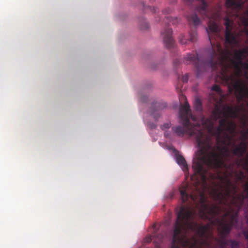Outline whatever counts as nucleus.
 <instances>
[{"label":"nucleus","instance_id":"nucleus-1","mask_svg":"<svg viewBox=\"0 0 248 248\" xmlns=\"http://www.w3.org/2000/svg\"><path fill=\"white\" fill-rule=\"evenodd\" d=\"M188 5H190L193 2H197L199 5L196 7V12L203 16V18L208 19V29H206L208 35L209 39L211 45L210 52V60L209 64L213 71L217 70L218 65L221 67L222 72L221 79L222 82L228 85L230 93L234 90L237 100L239 102L248 99V86L246 82L241 78L242 74V64L244 58L238 50H234L233 60H231L234 69V73L229 75L227 71L230 65L226 63L229 59V55L231 54L229 49L239 45L238 36L235 33L232 32L233 21L229 17H225L224 25L225 26V41L226 49L224 50L219 42H213V36L220 37L219 29L217 21L220 18V15L218 12L211 14L208 8V4L205 0H184Z\"/></svg>","mask_w":248,"mask_h":248},{"label":"nucleus","instance_id":"nucleus-2","mask_svg":"<svg viewBox=\"0 0 248 248\" xmlns=\"http://www.w3.org/2000/svg\"><path fill=\"white\" fill-rule=\"evenodd\" d=\"M187 184L179 188L183 203L188 202L189 206L182 205L180 207L174 224L170 248H202L208 243L203 238H214L212 232L210 230L209 224L202 225L195 222L196 210L190 205L192 202L196 207L200 204V217L209 220L218 214L219 207L216 204L210 206L207 204V198L203 191L198 190L197 187H196L197 194L189 195L187 192Z\"/></svg>","mask_w":248,"mask_h":248},{"label":"nucleus","instance_id":"nucleus-3","mask_svg":"<svg viewBox=\"0 0 248 248\" xmlns=\"http://www.w3.org/2000/svg\"><path fill=\"white\" fill-rule=\"evenodd\" d=\"M180 122L183 126H177L172 127V130L179 137H183L185 133L195 137L199 148L196 157L193 161L192 168L204 185L206 184L207 173L209 169H219L224 165L223 156L228 157V147L217 146L219 151L224 150V154H221L213 148L210 136L204 133L197 125L196 118L192 115L190 106L187 101L181 105L179 109Z\"/></svg>","mask_w":248,"mask_h":248},{"label":"nucleus","instance_id":"nucleus-4","mask_svg":"<svg viewBox=\"0 0 248 248\" xmlns=\"http://www.w3.org/2000/svg\"><path fill=\"white\" fill-rule=\"evenodd\" d=\"M217 229L219 239H216L219 248H227L231 244L232 248H239V243L234 240H228L226 237L229 235L232 228L237 224V213L234 214L232 210L226 212L221 219H217Z\"/></svg>","mask_w":248,"mask_h":248},{"label":"nucleus","instance_id":"nucleus-5","mask_svg":"<svg viewBox=\"0 0 248 248\" xmlns=\"http://www.w3.org/2000/svg\"><path fill=\"white\" fill-rule=\"evenodd\" d=\"M227 122V119H220L219 121V125L215 131L214 130V122L212 119L206 118L202 115H201L200 119L197 124L199 129H201L204 133L203 128L207 130L212 135L216 136L218 143L229 146L232 144V137L225 131V128Z\"/></svg>","mask_w":248,"mask_h":248},{"label":"nucleus","instance_id":"nucleus-6","mask_svg":"<svg viewBox=\"0 0 248 248\" xmlns=\"http://www.w3.org/2000/svg\"><path fill=\"white\" fill-rule=\"evenodd\" d=\"M210 52L211 50H210ZM210 60V59L206 63L201 62L198 58L197 53L192 52L186 55L184 57L183 62L185 64L187 65L191 63L193 64L197 69V77H199L201 73L205 70L206 64L211 67L209 64Z\"/></svg>","mask_w":248,"mask_h":248},{"label":"nucleus","instance_id":"nucleus-7","mask_svg":"<svg viewBox=\"0 0 248 248\" xmlns=\"http://www.w3.org/2000/svg\"><path fill=\"white\" fill-rule=\"evenodd\" d=\"M235 190L236 186L233 185L230 180H227L226 182L224 192L219 191L215 190L213 191L212 195L214 200L218 202L219 204L227 205L228 203V198L231 197L232 189Z\"/></svg>","mask_w":248,"mask_h":248},{"label":"nucleus","instance_id":"nucleus-8","mask_svg":"<svg viewBox=\"0 0 248 248\" xmlns=\"http://www.w3.org/2000/svg\"><path fill=\"white\" fill-rule=\"evenodd\" d=\"M212 90L215 91L217 94L211 93L209 96V100L210 102L219 103L221 101L223 103L226 98V95L223 93L218 85H214L212 87Z\"/></svg>","mask_w":248,"mask_h":248},{"label":"nucleus","instance_id":"nucleus-9","mask_svg":"<svg viewBox=\"0 0 248 248\" xmlns=\"http://www.w3.org/2000/svg\"><path fill=\"white\" fill-rule=\"evenodd\" d=\"M172 32V29L170 28L169 26L166 27L161 32L164 44L168 48L172 47L174 43V40L171 36Z\"/></svg>","mask_w":248,"mask_h":248},{"label":"nucleus","instance_id":"nucleus-10","mask_svg":"<svg viewBox=\"0 0 248 248\" xmlns=\"http://www.w3.org/2000/svg\"><path fill=\"white\" fill-rule=\"evenodd\" d=\"M197 40V33L196 30H191L189 33V38H186L184 34H181L179 37V41L182 44H187L189 42H194Z\"/></svg>","mask_w":248,"mask_h":248},{"label":"nucleus","instance_id":"nucleus-11","mask_svg":"<svg viewBox=\"0 0 248 248\" xmlns=\"http://www.w3.org/2000/svg\"><path fill=\"white\" fill-rule=\"evenodd\" d=\"M167 107L165 103L155 102L152 105V114L156 120L159 118L162 110Z\"/></svg>","mask_w":248,"mask_h":248},{"label":"nucleus","instance_id":"nucleus-12","mask_svg":"<svg viewBox=\"0 0 248 248\" xmlns=\"http://www.w3.org/2000/svg\"><path fill=\"white\" fill-rule=\"evenodd\" d=\"M213 103L214 105V109L213 110L212 112V115L209 119H211L212 121H217V119L221 117V115L222 114V111L221 109V106L223 103H221V101H220L219 103L216 102H211Z\"/></svg>","mask_w":248,"mask_h":248},{"label":"nucleus","instance_id":"nucleus-13","mask_svg":"<svg viewBox=\"0 0 248 248\" xmlns=\"http://www.w3.org/2000/svg\"><path fill=\"white\" fill-rule=\"evenodd\" d=\"M246 198V197L243 194L232 196L231 203L240 209L244 205Z\"/></svg>","mask_w":248,"mask_h":248},{"label":"nucleus","instance_id":"nucleus-14","mask_svg":"<svg viewBox=\"0 0 248 248\" xmlns=\"http://www.w3.org/2000/svg\"><path fill=\"white\" fill-rule=\"evenodd\" d=\"M227 124L225 126V131L226 132H228L229 134L232 136L233 138L236 128V124L232 120H229L227 118Z\"/></svg>","mask_w":248,"mask_h":248},{"label":"nucleus","instance_id":"nucleus-15","mask_svg":"<svg viewBox=\"0 0 248 248\" xmlns=\"http://www.w3.org/2000/svg\"><path fill=\"white\" fill-rule=\"evenodd\" d=\"M194 109L197 111H198L200 112V114L198 116H194V115H193L192 114V115L193 116H194L196 118V120L197 121H198V120H199L200 119V116L201 115H202L203 116H204L203 115V114L202 113V101L201 100V99L199 98H196L195 99V101H194Z\"/></svg>","mask_w":248,"mask_h":248},{"label":"nucleus","instance_id":"nucleus-16","mask_svg":"<svg viewBox=\"0 0 248 248\" xmlns=\"http://www.w3.org/2000/svg\"><path fill=\"white\" fill-rule=\"evenodd\" d=\"M176 159L177 163L185 171L187 170L188 166L184 157L181 155H176Z\"/></svg>","mask_w":248,"mask_h":248},{"label":"nucleus","instance_id":"nucleus-17","mask_svg":"<svg viewBox=\"0 0 248 248\" xmlns=\"http://www.w3.org/2000/svg\"><path fill=\"white\" fill-rule=\"evenodd\" d=\"M239 108L228 106L226 108V112L230 117L233 118H238L239 116Z\"/></svg>","mask_w":248,"mask_h":248},{"label":"nucleus","instance_id":"nucleus-18","mask_svg":"<svg viewBox=\"0 0 248 248\" xmlns=\"http://www.w3.org/2000/svg\"><path fill=\"white\" fill-rule=\"evenodd\" d=\"M233 147H234L232 150V153L234 155H237L239 157L243 156L246 153L247 150L245 148L240 147V146H236L235 142L233 143Z\"/></svg>","mask_w":248,"mask_h":248},{"label":"nucleus","instance_id":"nucleus-19","mask_svg":"<svg viewBox=\"0 0 248 248\" xmlns=\"http://www.w3.org/2000/svg\"><path fill=\"white\" fill-rule=\"evenodd\" d=\"M187 19L190 24H192L194 26L199 25L201 20L196 14H192L187 16Z\"/></svg>","mask_w":248,"mask_h":248},{"label":"nucleus","instance_id":"nucleus-20","mask_svg":"<svg viewBox=\"0 0 248 248\" xmlns=\"http://www.w3.org/2000/svg\"><path fill=\"white\" fill-rule=\"evenodd\" d=\"M165 23L168 24L169 22L172 23V24H176L178 23V19L177 18H172L169 16H166Z\"/></svg>","mask_w":248,"mask_h":248},{"label":"nucleus","instance_id":"nucleus-21","mask_svg":"<svg viewBox=\"0 0 248 248\" xmlns=\"http://www.w3.org/2000/svg\"><path fill=\"white\" fill-rule=\"evenodd\" d=\"M236 177L239 181H242L245 178V176L243 171H240L239 173L236 174Z\"/></svg>","mask_w":248,"mask_h":248},{"label":"nucleus","instance_id":"nucleus-22","mask_svg":"<svg viewBox=\"0 0 248 248\" xmlns=\"http://www.w3.org/2000/svg\"><path fill=\"white\" fill-rule=\"evenodd\" d=\"M171 126V123H167L165 124H163L161 125L160 127L161 129L163 130H165L167 129H169Z\"/></svg>","mask_w":248,"mask_h":248},{"label":"nucleus","instance_id":"nucleus-23","mask_svg":"<svg viewBox=\"0 0 248 248\" xmlns=\"http://www.w3.org/2000/svg\"><path fill=\"white\" fill-rule=\"evenodd\" d=\"M240 147L244 148L246 150H247L248 145L247 142L245 141V140H242L240 144L239 145Z\"/></svg>","mask_w":248,"mask_h":248},{"label":"nucleus","instance_id":"nucleus-24","mask_svg":"<svg viewBox=\"0 0 248 248\" xmlns=\"http://www.w3.org/2000/svg\"><path fill=\"white\" fill-rule=\"evenodd\" d=\"M238 50L239 51L240 53L242 54V55L243 56V57L245 58V55L247 53L248 49L247 48H245L242 49H240Z\"/></svg>","mask_w":248,"mask_h":248},{"label":"nucleus","instance_id":"nucleus-25","mask_svg":"<svg viewBox=\"0 0 248 248\" xmlns=\"http://www.w3.org/2000/svg\"><path fill=\"white\" fill-rule=\"evenodd\" d=\"M242 166L245 170H248V160H246L243 161L242 163Z\"/></svg>","mask_w":248,"mask_h":248},{"label":"nucleus","instance_id":"nucleus-26","mask_svg":"<svg viewBox=\"0 0 248 248\" xmlns=\"http://www.w3.org/2000/svg\"><path fill=\"white\" fill-rule=\"evenodd\" d=\"M243 233L245 239L248 241V228L245 229L243 231Z\"/></svg>","mask_w":248,"mask_h":248},{"label":"nucleus","instance_id":"nucleus-27","mask_svg":"<svg viewBox=\"0 0 248 248\" xmlns=\"http://www.w3.org/2000/svg\"><path fill=\"white\" fill-rule=\"evenodd\" d=\"M172 11V8H168L165 9L163 11V13L164 14H168L170 13Z\"/></svg>","mask_w":248,"mask_h":248},{"label":"nucleus","instance_id":"nucleus-28","mask_svg":"<svg viewBox=\"0 0 248 248\" xmlns=\"http://www.w3.org/2000/svg\"><path fill=\"white\" fill-rule=\"evenodd\" d=\"M188 80V75L187 74H185L183 77H182V81L183 82H187Z\"/></svg>","mask_w":248,"mask_h":248},{"label":"nucleus","instance_id":"nucleus-29","mask_svg":"<svg viewBox=\"0 0 248 248\" xmlns=\"http://www.w3.org/2000/svg\"><path fill=\"white\" fill-rule=\"evenodd\" d=\"M181 63V61L179 59H175L174 60L173 64L175 66H177Z\"/></svg>","mask_w":248,"mask_h":248},{"label":"nucleus","instance_id":"nucleus-30","mask_svg":"<svg viewBox=\"0 0 248 248\" xmlns=\"http://www.w3.org/2000/svg\"><path fill=\"white\" fill-rule=\"evenodd\" d=\"M152 236H149V237H146L145 239H144V242H146V243H150L152 241Z\"/></svg>","mask_w":248,"mask_h":248},{"label":"nucleus","instance_id":"nucleus-31","mask_svg":"<svg viewBox=\"0 0 248 248\" xmlns=\"http://www.w3.org/2000/svg\"><path fill=\"white\" fill-rule=\"evenodd\" d=\"M243 137H244V140H245L247 137H248V129L243 133Z\"/></svg>","mask_w":248,"mask_h":248},{"label":"nucleus","instance_id":"nucleus-32","mask_svg":"<svg viewBox=\"0 0 248 248\" xmlns=\"http://www.w3.org/2000/svg\"><path fill=\"white\" fill-rule=\"evenodd\" d=\"M244 66V67L247 69L248 70V62H243V63L242 64V67Z\"/></svg>","mask_w":248,"mask_h":248},{"label":"nucleus","instance_id":"nucleus-33","mask_svg":"<svg viewBox=\"0 0 248 248\" xmlns=\"http://www.w3.org/2000/svg\"><path fill=\"white\" fill-rule=\"evenodd\" d=\"M244 24L246 27H248V18H246L244 20Z\"/></svg>","mask_w":248,"mask_h":248},{"label":"nucleus","instance_id":"nucleus-34","mask_svg":"<svg viewBox=\"0 0 248 248\" xmlns=\"http://www.w3.org/2000/svg\"><path fill=\"white\" fill-rule=\"evenodd\" d=\"M148 28V24L147 23L145 24V27H141L142 29L145 30Z\"/></svg>","mask_w":248,"mask_h":248},{"label":"nucleus","instance_id":"nucleus-35","mask_svg":"<svg viewBox=\"0 0 248 248\" xmlns=\"http://www.w3.org/2000/svg\"><path fill=\"white\" fill-rule=\"evenodd\" d=\"M164 135L166 137H169L170 136V134L167 131H166L164 132Z\"/></svg>","mask_w":248,"mask_h":248},{"label":"nucleus","instance_id":"nucleus-36","mask_svg":"<svg viewBox=\"0 0 248 248\" xmlns=\"http://www.w3.org/2000/svg\"><path fill=\"white\" fill-rule=\"evenodd\" d=\"M144 98H145L144 97H141L140 98L141 101H142V102H145L146 101V99Z\"/></svg>","mask_w":248,"mask_h":248},{"label":"nucleus","instance_id":"nucleus-37","mask_svg":"<svg viewBox=\"0 0 248 248\" xmlns=\"http://www.w3.org/2000/svg\"><path fill=\"white\" fill-rule=\"evenodd\" d=\"M246 191L247 192V195L248 197V184L246 186Z\"/></svg>","mask_w":248,"mask_h":248},{"label":"nucleus","instance_id":"nucleus-38","mask_svg":"<svg viewBox=\"0 0 248 248\" xmlns=\"http://www.w3.org/2000/svg\"><path fill=\"white\" fill-rule=\"evenodd\" d=\"M156 248H160V247L158 245H156Z\"/></svg>","mask_w":248,"mask_h":248},{"label":"nucleus","instance_id":"nucleus-39","mask_svg":"<svg viewBox=\"0 0 248 248\" xmlns=\"http://www.w3.org/2000/svg\"><path fill=\"white\" fill-rule=\"evenodd\" d=\"M243 121H244V124L245 125V124H246V122H245V120H243Z\"/></svg>","mask_w":248,"mask_h":248},{"label":"nucleus","instance_id":"nucleus-40","mask_svg":"<svg viewBox=\"0 0 248 248\" xmlns=\"http://www.w3.org/2000/svg\"><path fill=\"white\" fill-rule=\"evenodd\" d=\"M159 241H160V242H161V241H162V238L159 239Z\"/></svg>","mask_w":248,"mask_h":248}]
</instances>
